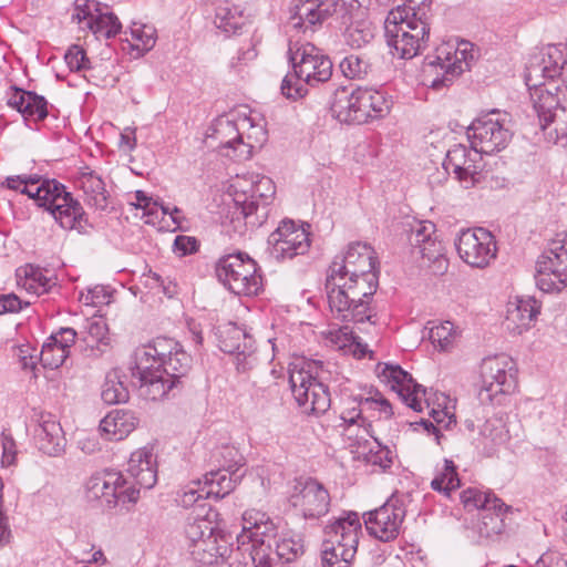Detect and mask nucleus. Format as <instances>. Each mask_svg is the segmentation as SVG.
Instances as JSON below:
<instances>
[{
  "label": "nucleus",
  "instance_id": "44",
  "mask_svg": "<svg viewBox=\"0 0 567 567\" xmlns=\"http://www.w3.org/2000/svg\"><path fill=\"white\" fill-rule=\"evenodd\" d=\"M216 533V526L208 515L200 516L190 515L187 518L185 526V537L187 539V547L206 539Z\"/></svg>",
  "mask_w": 567,
  "mask_h": 567
},
{
  "label": "nucleus",
  "instance_id": "4",
  "mask_svg": "<svg viewBox=\"0 0 567 567\" xmlns=\"http://www.w3.org/2000/svg\"><path fill=\"white\" fill-rule=\"evenodd\" d=\"M288 58L297 82L293 85L288 75L282 80L281 92L287 97L297 99L303 95L302 86L298 85L299 81L309 86H317L329 81L332 75V61L321 49L310 42L290 43Z\"/></svg>",
  "mask_w": 567,
  "mask_h": 567
},
{
  "label": "nucleus",
  "instance_id": "55",
  "mask_svg": "<svg viewBox=\"0 0 567 567\" xmlns=\"http://www.w3.org/2000/svg\"><path fill=\"white\" fill-rule=\"evenodd\" d=\"M64 60L71 71H84L91 68L85 51L76 44L68 49Z\"/></svg>",
  "mask_w": 567,
  "mask_h": 567
},
{
  "label": "nucleus",
  "instance_id": "51",
  "mask_svg": "<svg viewBox=\"0 0 567 567\" xmlns=\"http://www.w3.org/2000/svg\"><path fill=\"white\" fill-rule=\"evenodd\" d=\"M413 254L419 255L422 258L423 265L433 262L437 264L440 269L446 267L443 246L436 239L426 241V244L414 248Z\"/></svg>",
  "mask_w": 567,
  "mask_h": 567
},
{
  "label": "nucleus",
  "instance_id": "29",
  "mask_svg": "<svg viewBox=\"0 0 567 567\" xmlns=\"http://www.w3.org/2000/svg\"><path fill=\"white\" fill-rule=\"evenodd\" d=\"M560 78L567 92V56L560 50L549 47L540 58H535L528 64V81L532 85L539 79L554 80Z\"/></svg>",
  "mask_w": 567,
  "mask_h": 567
},
{
  "label": "nucleus",
  "instance_id": "27",
  "mask_svg": "<svg viewBox=\"0 0 567 567\" xmlns=\"http://www.w3.org/2000/svg\"><path fill=\"white\" fill-rule=\"evenodd\" d=\"M241 539L254 544L256 548L265 547V554L271 557V542L276 537V526L266 513L247 511L243 515Z\"/></svg>",
  "mask_w": 567,
  "mask_h": 567
},
{
  "label": "nucleus",
  "instance_id": "49",
  "mask_svg": "<svg viewBox=\"0 0 567 567\" xmlns=\"http://www.w3.org/2000/svg\"><path fill=\"white\" fill-rule=\"evenodd\" d=\"M239 125L240 133H244V143L251 146V152L266 143L268 134L262 123H255L251 117L245 116L239 120Z\"/></svg>",
  "mask_w": 567,
  "mask_h": 567
},
{
  "label": "nucleus",
  "instance_id": "42",
  "mask_svg": "<svg viewBox=\"0 0 567 567\" xmlns=\"http://www.w3.org/2000/svg\"><path fill=\"white\" fill-rule=\"evenodd\" d=\"M456 465L453 461L445 458L443 467L437 470L436 475L431 482L433 491L442 493L446 497H451L452 492L461 486Z\"/></svg>",
  "mask_w": 567,
  "mask_h": 567
},
{
  "label": "nucleus",
  "instance_id": "3",
  "mask_svg": "<svg viewBox=\"0 0 567 567\" xmlns=\"http://www.w3.org/2000/svg\"><path fill=\"white\" fill-rule=\"evenodd\" d=\"M330 375L329 364L320 360L292 365L289 383L293 399L302 413L321 415L329 410L331 396L327 381Z\"/></svg>",
  "mask_w": 567,
  "mask_h": 567
},
{
  "label": "nucleus",
  "instance_id": "19",
  "mask_svg": "<svg viewBox=\"0 0 567 567\" xmlns=\"http://www.w3.org/2000/svg\"><path fill=\"white\" fill-rule=\"evenodd\" d=\"M358 0H295L290 7L289 22L293 29L307 32L317 24H322L339 9L352 8Z\"/></svg>",
  "mask_w": 567,
  "mask_h": 567
},
{
  "label": "nucleus",
  "instance_id": "11",
  "mask_svg": "<svg viewBox=\"0 0 567 567\" xmlns=\"http://www.w3.org/2000/svg\"><path fill=\"white\" fill-rule=\"evenodd\" d=\"M544 79L537 80L535 85L528 81V66L525 73V83L529 89L530 100L534 110L539 118L543 130L554 125L556 137L567 135V107L561 104L559 94L565 99L567 92L553 82L546 83Z\"/></svg>",
  "mask_w": 567,
  "mask_h": 567
},
{
  "label": "nucleus",
  "instance_id": "8",
  "mask_svg": "<svg viewBox=\"0 0 567 567\" xmlns=\"http://www.w3.org/2000/svg\"><path fill=\"white\" fill-rule=\"evenodd\" d=\"M360 532L361 522L354 512L327 525L321 553L322 567H350L357 553Z\"/></svg>",
  "mask_w": 567,
  "mask_h": 567
},
{
  "label": "nucleus",
  "instance_id": "15",
  "mask_svg": "<svg viewBox=\"0 0 567 567\" xmlns=\"http://www.w3.org/2000/svg\"><path fill=\"white\" fill-rule=\"evenodd\" d=\"M467 136L471 145L482 154L501 152L513 137L511 120L507 113L493 110L472 122Z\"/></svg>",
  "mask_w": 567,
  "mask_h": 567
},
{
  "label": "nucleus",
  "instance_id": "28",
  "mask_svg": "<svg viewBox=\"0 0 567 567\" xmlns=\"http://www.w3.org/2000/svg\"><path fill=\"white\" fill-rule=\"evenodd\" d=\"M34 442L38 449L49 456H59L64 451L66 442L64 432L53 414L47 412L39 414Z\"/></svg>",
  "mask_w": 567,
  "mask_h": 567
},
{
  "label": "nucleus",
  "instance_id": "16",
  "mask_svg": "<svg viewBox=\"0 0 567 567\" xmlns=\"http://www.w3.org/2000/svg\"><path fill=\"white\" fill-rule=\"evenodd\" d=\"M85 492L87 499L100 501L106 508L135 503L140 497V489L126 486V481L117 472L92 475L85 484Z\"/></svg>",
  "mask_w": 567,
  "mask_h": 567
},
{
  "label": "nucleus",
  "instance_id": "54",
  "mask_svg": "<svg viewBox=\"0 0 567 567\" xmlns=\"http://www.w3.org/2000/svg\"><path fill=\"white\" fill-rule=\"evenodd\" d=\"M453 323L445 321L444 323L430 329V340L434 347L446 350L453 340Z\"/></svg>",
  "mask_w": 567,
  "mask_h": 567
},
{
  "label": "nucleus",
  "instance_id": "30",
  "mask_svg": "<svg viewBox=\"0 0 567 567\" xmlns=\"http://www.w3.org/2000/svg\"><path fill=\"white\" fill-rule=\"evenodd\" d=\"M540 311V305L533 297H516L506 306L504 326L513 334H520L530 328Z\"/></svg>",
  "mask_w": 567,
  "mask_h": 567
},
{
  "label": "nucleus",
  "instance_id": "25",
  "mask_svg": "<svg viewBox=\"0 0 567 567\" xmlns=\"http://www.w3.org/2000/svg\"><path fill=\"white\" fill-rule=\"evenodd\" d=\"M233 480L219 473L205 474L203 481H193L186 486L179 497V502L184 507H190L202 499L212 497L216 499L224 498L233 492Z\"/></svg>",
  "mask_w": 567,
  "mask_h": 567
},
{
  "label": "nucleus",
  "instance_id": "45",
  "mask_svg": "<svg viewBox=\"0 0 567 567\" xmlns=\"http://www.w3.org/2000/svg\"><path fill=\"white\" fill-rule=\"evenodd\" d=\"M461 501L467 511L495 509L502 506V499L492 493H484L475 487H468L461 493Z\"/></svg>",
  "mask_w": 567,
  "mask_h": 567
},
{
  "label": "nucleus",
  "instance_id": "9",
  "mask_svg": "<svg viewBox=\"0 0 567 567\" xmlns=\"http://www.w3.org/2000/svg\"><path fill=\"white\" fill-rule=\"evenodd\" d=\"M377 288L373 276H370L368 284L364 281L346 288L326 289L330 310L342 321L369 322L374 326L378 317L370 300Z\"/></svg>",
  "mask_w": 567,
  "mask_h": 567
},
{
  "label": "nucleus",
  "instance_id": "26",
  "mask_svg": "<svg viewBox=\"0 0 567 567\" xmlns=\"http://www.w3.org/2000/svg\"><path fill=\"white\" fill-rule=\"evenodd\" d=\"M380 378L395 391L402 401L414 411H422V396L426 390L417 384L412 375L400 365L384 364Z\"/></svg>",
  "mask_w": 567,
  "mask_h": 567
},
{
  "label": "nucleus",
  "instance_id": "10",
  "mask_svg": "<svg viewBox=\"0 0 567 567\" xmlns=\"http://www.w3.org/2000/svg\"><path fill=\"white\" fill-rule=\"evenodd\" d=\"M235 190V204L250 227H260L268 218V206L276 194L271 178L259 174L237 177L231 185Z\"/></svg>",
  "mask_w": 567,
  "mask_h": 567
},
{
  "label": "nucleus",
  "instance_id": "46",
  "mask_svg": "<svg viewBox=\"0 0 567 567\" xmlns=\"http://www.w3.org/2000/svg\"><path fill=\"white\" fill-rule=\"evenodd\" d=\"M101 398L106 404H118L128 400V391L121 380L120 372L113 370L105 377Z\"/></svg>",
  "mask_w": 567,
  "mask_h": 567
},
{
  "label": "nucleus",
  "instance_id": "33",
  "mask_svg": "<svg viewBox=\"0 0 567 567\" xmlns=\"http://www.w3.org/2000/svg\"><path fill=\"white\" fill-rule=\"evenodd\" d=\"M265 547L256 548L254 544L237 536V547L229 542V551L223 567H272V557L265 554Z\"/></svg>",
  "mask_w": 567,
  "mask_h": 567
},
{
  "label": "nucleus",
  "instance_id": "58",
  "mask_svg": "<svg viewBox=\"0 0 567 567\" xmlns=\"http://www.w3.org/2000/svg\"><path fill=\"white\" fill-rule=\"evenodd\" d=\"M434 228L435 226L432 223H417V225L411 229L409 237L413 249L426 244V241L434 240L435 238L432 237Z\"/></svg>",
  "mask_w": 567,
  "mask_h": 567
},
{
  "label": "nucleus",
  "instance_id": "53",
  "mask_svg": "<svg viewBox=\"0 0 567 567\" xmlns=\"http://www.w3.org/2000/svg\"><path fill=\"white\" fill-rule=\"evenodd\" d=\"M21 114L24 118H33L35 121L44 120L48 116L47 100L43 96L30 91Z\"/></svg>",
  "mask_w": 567,
  "mask_h": 567
},
{
  "label": "nucleus",
  "instance_id": "21",
  "mask_svg": "<svg viewBox=\"0 0 567 567\" xmlns=\"http://www.w3.org/2000/svg\"><path fill=\"white\" fill-rule=\"evenodd\" d=\"M209 131L207 138L216 142L214 147L220 155L236 162H244L251 157V146L244 143V133H240L239 121L235 122L227 116H219Z\"/></svg>",
  "mask_w": 567,
  "mask_h": 567
},
{
  "label": "nucleus",
  "instance_id": "13",
  "mask_svg": "<svg viewBox=\"0 0 567 567\" xmlns=\"http://www.w3.org/2000/svg\"><path fill=\"white\" fill-rule=\"evenodd\" d=\"M480 375L478 399L483 404H502L504 396L516 388L515 364L507 355L483 359Z\"/></svg>",
  "mask_w": 567,
  "mask_h": 567
},
{
  "label": "nucleus",
  "instance_id": "62",
  "mask_svg": "<svg viewBox=\"0 0 567 567\" xmlns=\"http://www.w3.org/2000/svg\"><path fill=\"white\" fill-rule=\"evenodd\" d=\"M76 331L73 328H61L58 332L52 333L48 340L54 342L59 348L70 353V348L74 344Z\"/></svg>",
  "mask_w": 567,
  "mask_h": 567
},
{
  "label": "nucleus",
  "instance_id": "2",
  "mask_svg": "<svg viewBox=\"0 0 567 567\" xmlns=\"http://www.w3.org/2000/svg\"><path fill=\"white\" fill-rule=\"evenodd\" d=\"M182 346L169 338H156L153 342L138 347L134 351V364L131 368L134 384L138 386L140 394L152 401L162 400L174 382L171 379L164 380L161 374V365L173 354V351L179 350Z\"/></svg>",
  "mask_w": 567,
  "mask_h": 567
},
{
  "label": "nucleus",
  "instance_id": "47",
  "mask_svg": "<svg viewBox=\"0 0 567 567\" xmlns=\"http://www.w3.org/2000/svg\"><path fill=\"white\" fill-rule=\"evenodd\" d=\"M131 35L135 43L131 44L136 56L148 52L156 43V30L153 25L133 22L131 25Z\"/></svg>",
  "mask_w": 567,
  "mask_h": 567
},
{
  "label": "nucleus",
  "instance_id": "1",
  "mask_svg": "<svg viewBox=\"0 0 567 567\" xmlns=\"http://www.w3.org/2000/svg\"><path fill=\"white\" fill-rule=\"evenodd\" d=\"M427 6L398 4L384 21V33L392 54L412 59L423 51L430 40L431 25Z\"/></svg>",
  "mask_w": 567,
  "mask_h": 567
},
{
  "label": "nucleus",
  "instance_id": "34",
  "mask_svg": "<svg viewBox=\"0 0 567 567\" xmlns=\"http://www.w3.org/2000/svg\"><path fill=\"white\" fill-rule=\"evenodd\" d=\"M138 419L130 410H115L109 413L101 422L99 430L109 441H121L135 430Z\"/></svg>",
  "mask_w": 567,
  "mask_h": 567
},
{
  "label": "nucleus",
  "instance_id": "41",
  "mask_svg": "<svg viewBox=\"0 0 567 567\" xmlns=\"http://www.w3.org/2000/svg\"><path fill=\"white\" fill-rule=\"evenodd\" d=\"M511 507L502 501V506L495 509H482L478 532L481 536L491 538L502 534L505 528V517Z\"/></svg>",
  "mask_w": 567,
  "mask_h": 567
},
{
  "label": "nucleus",
  "instance_id": "40",
  "mask_svg": "<svg viewBox=\"0 0 567 567\" xmlns=\"http://www.w3.org/2000/svg\"><path fill=\"white\" fill-rule=\"evenodd\" d=\"M56 285V278L48 270L28 266L24 270L22 287L37 296L49 292Z\"/></svg>",
  "mask_w": 567,
  "mask_h": 567
},
{
  "label": "nucleus",
  "instance_id": "24",
  "mask_svg": "<svg viewBox=\"0 0 567 567\" xmlns=\"http://www.w3.org/2000/svg\"><path fill=\"white\" fill-rule=\"evenodd\" d=\"M254 344V339L234 323H228L220 330L219 348L225 353L236 354L239 371L245 372L256 363Z\"/></svg>",
  "mask_w": 567,
  "mask_h": 567
},
{
  "label": "nucleus",
  "instance_id": "6",
  "mask_svg": "<svg viewBox=\"0 0 567 567\" xmlns=\"http://www.w3.org/2000/svg\"><path fill=\"white\" fill-rule=\"evenodd\" d=\"M474 61L473 44L461 40L444 42L435 49L434 54L424 59L423 72L431 89L441 91L449 87Z\"/></svg>",
  "mask_w": 567,
  "mask_h": 567
},
{
  "label": "nucleus",
  "instance_id": "37",
  "mask_svg": "<svg viewBox=\"0 0 567 567\" xmlns=\"http://www.w3.org/2000/svg\"><path fill=\"white\" fill-rule=\"evenodd\" d=\"M76 18L79 21L84 20L86 27L97 37L110 39L115 37L121 30V23L117 17L111 12L99 13L97 16L91 14L89 11L76 8Z\"/></svg>",
  "mask_w": 567,
  "mask_h": 567
},
{
  "label": "nucleus",
  "instance_id": "59",
  "mask_svg": "<svg viewBox=\"0 0 567 567\" xmlns=\"http://www.w3.org/2000/svg\"><path fill=\"white\" fill-rule=\"evenodd\" d=\"M350 95L346 87H341L336 91L333 101L331 103V112L334 117L339 118L342 122V116L348 115L350 110Z\"/></svg>",
  "mask_w": 567,
  "mask_h": 567
},
{
  "label": "nucleus",
  "instance_id": "32",
  "mask_svg": "<svg viewBox=\"0 0 567 567\" xmlns=\"http://www.w3.org/2000/svg\"><path fill=\"white\" fill-rule=\"evenodd\" d=\"M193 560L203 566L223 567L227 553L229 551V538L216 532L204 540L188 546Z\"/></svg>",
  "mask_w": 567,
  "mask_h": 567
},
{
  "label": "nucleus",
  "instance_id": "5",
  "mask_svg": "<svg viewBox=\"0 0 567 567\" xmlns=\"http://www.w3.org/2000/svg\"><path fill=\"white\" fill-rule=\"evenodd\" d=\"M21 194L34 199L45 208L63 229L84 233L87 226L85 212L78 199L66 192L65 186L55 179H44L40 185L25 184Z\"/></svg>",
  "mask_w": 567,
  "mask_h": 567
},
{
  "label": "nucleus",
  "instance_id": "39",
  "mask_svg": "<svg viewBox=\"0 0 567 567\" xmlns=\"http://www.w3.org/2000/svg\"><path fill=\"white\" fill-rule=\"evenodd\" d=\"M275 545L276 556L285 563L293 561L305 553L302 536L291 530L284 532L278 540H275Z\"/></svg>",
  "mask_w": 567,
  "mask_h": 567
},
{
  "label": "nucleus",
  "instance_id": "60",
  "mask_svg": "<svg viewBox=\"0 0 567 567\" xmlns=\"http://www.w3.org/2000/svg\"><path fill=\"white\" fill-rule=\"evenodd\" d=\"M0 445L2 447L1 465H13L16 463L17 457V445L12 435L3 431L0 434Z\"/></svg>",
  "mask_w": 567,
  "mask_h": 567
},
{
  "label": "nucleus",
  "instance_id": "23",
  "mask_svg": "<svg viewBox=\"0 0 567 567\" xmlns=\"http://www.w3.org/2000/svg\"><path fill=\"white\" fill-rule=\"evenodd\" d=\"M443 166L447 173L452 171L460 182L474 185L484 163L482 153L476 147L471 145V148H467L457 144L447 151Z\"/></svg>",
  "mask_w": 567,
  "mask_h": 567
},
{
  "label": "nucleus",
  "instance_id": "20",
  "mask_svg": "<svg viewBox=\"0 0 567 567\" xmlns=\"http://www.w3.org/2000/svg\"><path fill=\"white\" fill-rule=\"evenodd\" d=\"M288 502L305 519H318L329 512L330 495L317 480L300 478L295 482Z\"/></svg>",
  "mask_w": 567,
  "mask_h": 567
},
{
  "label": "nucleus",
  "instance_id": "52",
  "mask_svg": "<svg viewBox=\"0 0 567 567\" xmlns=\"http://www.w3.org/2000/svg\"><path fill=\"white\" fill-rule=\"evenodd\" d=\"M66 350L59 348L54 342L48 340L43 346L40 353V360L45 368L58 369L68 358Z\"/></svg>",
  "mask_w": 567,
  "mask_h": 567
},
{
  "label": "nucleus",
  "instance_id": "7",
  "mask_svg": "<svg viewBox=\"0 0 567 567\" xmlns=\"http://www.w3.org/2000/svg\"><path fill=\"white\" fill-rule=\"evenodd\" d=\"M370 276H373L375 285H379L373 248L368 244L352 243L343 255L334 257L331 262L326 279V289L346 288L364 281L368 284Z\"/></svg>",
  "mask_w": 567,
  "mask_h": 567
},
{
  "label": "nucleus",
  "instance_id": "35",
  "mask_svg": "<svg viewBox=\"0 0 567 567\" xmlns=\"http://www.w3.org/2000/svg\"><path fill=\"white\" fill-rule=\"evenodd\" d=\"M78 186L85 195V203L95 209L105 210L109 206L110 194L105 183L96 172L83 168L78 177Z\"/></svg>",
  "mask_w": 567,
  "mask_h": 567
},
{
  "label": "nucleus",
  "instance_id": "63",
  "mask_svg": "<svg viewBox=\"0 0 567 567\" xmlns=\"http://www.w3.org/2000/svg\"><path fill=\"white\" fill-rule=\"evenodd\" d=\"M391 452L386 447L378 445L377 451L370 450L369 454H367L365 460L368 463L372 465H378L382 470H385L391 466L392 458L390 456Z\"/></svg>",
  "mask_w": 567,
  "mask_h": 567
},
{
  "label": "nucleus",
  "instance_id": "22",
  "mask_svg": "<svg viewBox=\"0 0 567 567\" xmlns=\"http://www.w3.org/2000/svg\"><path fill=\"white\" fill-rule=\"evenodd\" d=\"M405 513L403 502L392 496L382 506L368 513L364 518L365 528L379 540L391 542L398 537Z\"/></svg>",
  "mask_w": 567,
  "mask_h": 567
},
{
  "label": "nucleus",
  "instance_id": "61",
  "mask_svg": "<svg viewBox=\"0 0 567 567\" xmlns=\"http://www.w3.org/2000/svg\"><path fill=\"white\" fill-rule=\"evenodd\" d=\"M198 249L199 241L195 237L178 235L174 240L173 251L179 257L195 254Z\"/></svg>",
  "mask_w": 567,
  "mask_h": 567
},
{
  "label": "nucleus",
  "instance_id": "48",
  "mask_svg": "<svg viewBox=\"0 0 567 567\" xmlns=\"http://www.w3.org/2000/svg\"><path fill=\"white\" fill-rule=\"evenodd\" d=\"M369 409V405L360 403V398H353L350 406L346 408L341 413L342 425H346L344 431L350 433L352 426L357 425L362 427L364 432L369 433L371 424L368 423L363 412Z\"/></svg>",
  "mask_w": 567,
  "mask_h": 567
},
{
  "label": "nucleus",
  "instance_id": "12",
  "mask_svg": "<svg viewBox=\"0 0 567 567\" xmlns=\"http://www.w3.org/2000/svg\"><path fill=\"white\" fill-rule=\"evenodd\" d=\"M215 271L218 280L235 295L256 296L262 288L257 264L246 254L237 252L220 257Z\"/></svg>",
  "mask_w": 567,
  "mask_h": 567
},
{
  "label": "nucleus",
  "instance_id": "56",
  "mask_svg": "<svg viewBox=\"0 0 567 567\" xmlns=\"http://www.w3.org/2000/svg\"><path fill=\"white\" fill-rule=\"evenodd\" d=\"M371 94V106H372V118H381L389 114L392 107L391 97L382 91L370 89Z\"/></svg>",
  "mask_w": 567,
  "mask_h": 567
},
{
  "label": "nucleus",
  "instance_id": "14",
  "mask_svg": "<svg viewBox=\"0 0 567 567\" xmlns=\"http://www.w3.org/2000/svg\"><path fill=\"white\" fill-rule=\"evenodd\" d=\"M535 280L547 293H559L567 287V233L558 234L538 257Z\"/></svg>",
  "mask_w": 567,
  "mask_h": 567
},
{
  "label": "nucleus",
  "instance_id": "50",
  "mask_svg": "<svg viewBox=\"0 0 567 567\" xmlns=\"http://www.w3.org/2000/svg\"><path fill=\"white\" fill-rule=\"evenodd\" d=\"M339 68L348 79H363L369 73L371 64L361 55L350 54L342 59Z\"/></svg>",
  "mask_w": 567,
  "mask_h": 567
},
{
  "label": "nucleus",
  "instance_id": "57",
  "mask_svg": "<svg viewBox=\"0 0 567 567\" xmlns=\"http://www.w3.org/2000/svg\"><path fill=\"white\" fill-rule=\"evenodd\" d=\"M358 96L357 101L359 104V114H354V120L357 124L367 123L372 118V106L371 104V94L370 89L368 87H358Z\"/></svg>",
  "mask_w": 567,
  "mask_h": 567
},
{
  "label": "nucleus",
  "instance_id": "64",
  "mask_svg": "<svg viewBox=\"0 0 567 567\" xmlns=\"http://www.w3.org/2000/svg\"><path fill=\"white\" fill-rule=\"evenodd\" d=\"M360 403L369 405V409L378 408L380 413L384 414L386 417H390L393 414L392 405L390 402L378 392L375 396H360Z\"/></svg>",
  "mask_w": 567,
  "mask_h": 567
},
{
  "label": "nucleus",
  "instance_id": "18",
  "mask_svg": "<svg viewBox=\"0 0 567 567\" xmlns=\"http://www.w3.org/2000/svg\"><path fill=\"white\" fill-rule=\"evenodd\" d=\"M310 248L309 233L293 220H282L267 239L266 254L270 259L284 261L305 255Z\"/></svg>",
  "mask_w": 567,
  "mask_h": 567
},
{
  "label": "nucleus",
  "instance_id": "43",
  "mask_svg": "<svg viewBox=\"0 0 567 567\" xmlns=\"http://www.w3.org/2000/svg\"><path fill=\"white\" fill-rule=\"evenodd\" d=\"M190 363V355L181 347L179 350L173 351V354L163 362L159 373L163 374L164 380L171 379L175 384L179 378L188 372Z\"/></svg>",
  "mask_w": 567,
  "mask_h": 567
},
{
  "label": "nucleus",
  "instance_id": "17",
  "mask_svg": "<svg viewBox=\"0 0 567 567\" xmlns=\"http://www.w3.org/2000/svg\"><path fill=\"white\" fill-rule=\"evenodd\" d=\"M460 258L474 268H485L496 258L494 235L482 227L462 230L455 241Z\"/></svg>",
  "mask_w": 567,
  "mask_h": 567
},
{
  "label": "nucleus",
  "instance_id": "31",
  "mask_svg": "<svg viewBox=\"0 0 567 567\" xmlns=\"http://www.w3.org/2000/svg\"><path fill=\"white\" fill-rule=\"evenodd\" d=\"M126 472L133 480V485L151 489L157 482V463L153 450L142 447L134 451L127 462Z\"/></svg>",
  "mask_w": 567,
  "mask_h": 567
},
{
  "label": "nucleus",
  "instance_id": "36",
  "mask_svg": "<svg viewBox=\"0 0 567 567\" xmlns=\"http://www.w3.org/2000/svg\"><path fill=\"white\" fill-rule=\"evenodd\" d=\"M212 458L218 467L217 470L209 471L207 474L219 473L224 474L225 477L229 476L234 478V489L244 475L240 473V468L244 466L245 462L238 449L233 445H221L214 450Z\"/></svg>",
  "mask_w": 567,
  "mask_h": 567
},
{
  "label": "nucleus",
  "instance_id": "38",
  "mask_svg": "<svg viewBox=\"0 0 567 567\" xmlns=\"http://www.w3.org/2000/svg\"><path fill=\"white\" fill-rule=\"evenodd\" d=\"M214 23L227 34H234L244 24L241 9L226 0L216 8Z\"/></svg>",
  "mask_w": 567,
  "mask_h": 567
}]
</instances>
